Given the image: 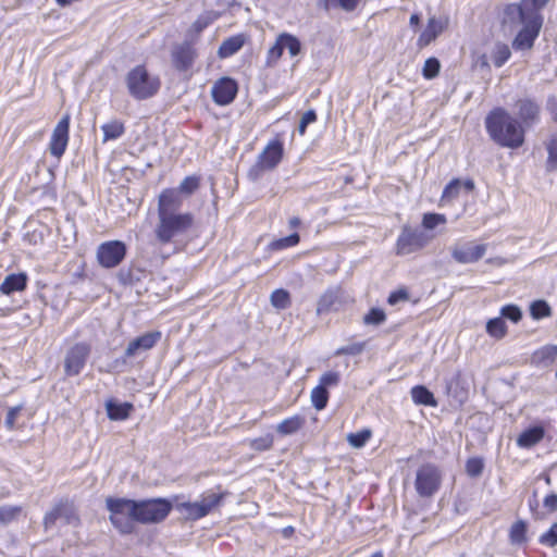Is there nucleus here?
I'll return each mask as SVG.
<instances>
[{"instance_id":"60","label":"nucleus","mask_w":557,"mask_h":557,"mask_svg":"<svg viewBox=\"0 0 557 557\" xmlns=\"http://www.w3.org/2000/svg\"><path fill=\"white\" fill-rule=\"evenodd\" d=\"M338 4V0H318V5L323 8L325 11H329L332 8H336Z\"/></svg>"},{"instance_id":"31","label":"nucleus","mask_w":557,"mask_h":557,"mask_svg":"<svg viewBox=\"0 0 557 557\" xmlns=\"http://www.w3.org/2000/svg\"><path fill=\"white\" fill-rule=\"evenodd\" d=\"M511 52L509 46L503 42H497L492 51V60L495 66L500 67L510 58Z\"/></svg>"},{"instance_id":"51","label":"nucleus","mask_w":557,"mask_h":557,"mask_svg":"<svg viewBox=\"0 0 557 557\" xmlns=\"http://www.w3.org/2000/svg\"><path fill=\"white\" fill-rule=\"evenodd\" d=\"M540 542L549 547L557 545V523H554L547 532L541 535Z\"/></svg>"},{"instance_id":"10","label":"nucleus","mask_w":557,"mask_h":557,"mask_svg":"<svg viewBox=\"0 0 557 557\" xmlns=\"http://www.w3.org/2000/svg\"><path fill=\"white\" fill-rule=\"evenodd\" d=\"M126 253L124 243L111 240L101 244L97 250V259L104 268H114L121 263Z\"/></svg>"},{"instance_id":"2","label":"nucleus","mask_w":557,"mask_h":557,"mask_svg":"<svg viewBox=\"0 0 557 557\" xmlns=\"http://www.w3.org/2000/svg\"><path fill=\"white\" fill-rule=\"evenodd\" d=\"M485 127L490 137L502 147L517 149L524 143V127L503 108L490 112Z\"/></svg>"},{"instance_id":"52","label":"nucleus","mask_w":557,"mask_h":557,"mask_svg":"<svg viewBox=\"0 0 557 557\" xmlns=\"http://www.w3.org/2000/svg\"><path fill=\"white\" fill-rule=\"evenodd\" d=\"M339 382V374L337 372L329 371L321 375L320 383L318 386L326 388L329 386H336Z\"/></svg>"},{"instance_id":"14","label":"nucleus","mask_w":557,"mask_h":557,"mask_svg":"<svg viewBox=\"0 0 557 557\" xmlns=\"http://www.w3.org/2000/svg\"><path fill=\"white\" fill-rule=\"evenodd\" d=\"M69 129L70 115L65 114L53 128L49 144L50 153L58 159L66 149L69 143Z\"/></svg>"},{"instance_id":"9","label":"nucleus","mask_w":557,"mask_h":557,"mask_svg":"<svg viewBox=\"0 0 557 557\" xmlns=\"http://www.w3.org/2000/svg\"><path fill=\"white\" fill-rule=\"evenodd\" d=\"M428 237L423 232L405 226L396 243L397 255H408L423 248Z\"/></svg>"},{"instance_id":"40","label":"nucleus","mask_w":557,"mask_h":557,"mask_svg":"<svg viewBox=\"0 0 557 557\" xmlns=\"http://www.w3.org/2000/svg\"><path fill=\"white\" fill-rule=\"evenodd\" d=\"M371 437V431L370 430H362L357 433H349L347 435V441L350 446L355 448H361L366 445V443Z\"/></svg>"},{"instance_id":"58","label":"nucleus","mask_w":557,"mask_h":557,"mask_svg":"<svg viewBox=\"0 0 557 557\" xmlns=\"http://www.w3.org/2000/svg\"><path fill=\"white\" fill-rule=\"evenodd\" d=\"M359 0H338L337 7L345 11H352L358 5Z\"/></svg>"},{"instance_id":"18","label":"nucleus","mask_w":557,"mask_h":557,"mask_svg":"<svg viewBox=\"0 0 557 557\" xmlns=\"http://www.w3.org/2000/svg\"><path fill=\"white\" fill-rule=\"evenodd\" d=\"M161 338V333L149 332L131 341L125 349V356L131 358L141 351L151 349Z\"/></svg>"},{"instance_id":"24","label":"nucleus","mask_w":557,"mask_h":557,"mask_svg":"<svg viewBox=\"0 0 557 557\" xmlns=\"http://www.w3.org/2000/svg\"><path fill=\"white\" fill-rule=\"evenodd\" d=\"M133 408L134 407L131 403H117L114 400H109L106 404L108 417L115 421L127 419Z\"/></svg>"},{"instance_id":"39","label":"nucleus","mask_w":557,"mask_h":557,"mask_svg":"<svg viewBox=\"0 0 557 557\" xmlns=\"http://www.w3.org/2000/svg\"><path fill=\"white\" fill-rule=\"evenodd\" d=\"M530 312L536 320L552 315V309L544 300L534 301L530 307Z\"/></svg>"},{"instance_id":"32","label":"nucleus","mask_w":557,"mask_h":557,"mask_svg":"<svg viewBox=\"0 0 557 557\" xmlns=\"http://www.w3.org/2000/svg\"><path fill=\"white\" fill-rule=\"evenodd\" d=\"M337 299L338 297L335 290H326L318 301L317 314H322L332 310Z\"/></svg>"},{"instance_id":"57","label":"nucleus","mask_w":557,"mask_h":557,"mask_svg":"<svg viewBox=\"0 0 557 557\" xmlns=\"http://www.w3.org/2000/svg\"><path fill=\"white\" fill-rule=\"evenodd\" d=\"M408 299V293L405 289H399L397 292L392 293L388 296V304L389 305H396L399 301H404Z\"/></svg>"},{"instance_id":"19","label":"nucleus","mask_w":557,"mask_h":557,"mask_svg":"<svg viewBox=\"0 0 557 557\" xmlns=\"http://www.w3.org/2000/svg\"><path fill=\"white\" fill-rule=\"evenodd\" d=\"M447 25V18H437L435 16L430 17L425 29L421 33L418 39V45L420 47H425L430 45L440 34L444 32Z\"/></svg>"},{"instance_id":"7","label":"nucleus","mask_w":557,"mask_h":557,"mask_svg":"<svg viewBox=\"0 0 557 557\" xmlns=\"http://www.w3.org/2000/svg\"><path fill=\"white\" fill-rule=\"evenodd\" d=\"M225 496V493H207L200 500L186 502L178 505V509L183 511L187 519L198 520L206 517L213 509L219 507Z\"/></svg>"},{"instance_id":"6","label":"nucleus","mask_w":557,"mask_h":557,"mask_svg":"<svg viewBox=\"0 0 557 557\" xmlns=\"http://www.w3.org/2000/svg\"><path fill=\"white\" fill-rule=\"evenodd\" d=\"M136 521L143 524L159 523L172 510V503L165 498L136 500Z\"/></svg>"},{"instance_id":"5","label":"nucleus","mask_w":557,"mask_h":557,"mask_svg":"<svg viewBox=\"0 0 557 557\" xmlns=\"http://www.w3.org/2000/svg\"><path fill=\"white\" fill-rule=\"evenodd\" d=\"M126 86L132 97L144 100L158 92L160 79L151 75L144 65H137L127 73Z\"/></svg>"},{"instance_id":"3","label":"nucleus","mask_w":557,"mask_h":557,"mask_svg":"<svg viewBox=\"0 0 557 557\" xmlns=\"http://www.w3.org/2000/svg\"><path fill=\"white\" fill-rule=\"evenodd\" d=\"M528 1L521 0L520 3H512L506 8V14L508 16L517 15L522 24V28L512 40V48L515 50H531L543 26L542 14L530 10Z\"/></svg>"},{"instance_id":"4","label":"nucleus","mask_w":557,"mask_h":557,"mask_svg":"<svg viewBox=\"0 0 557 557\" xmlns=\"http://www.w3.org/2000/svg\"><path fill=\"white\" fill-rule=\"evenodd\" d=\"M106 508L110 512L109 520L112 525L122 534H131L134 532L136 521V500L108 497L106 499Z\"/></svg>"},{"instance_id":"38","label":"nucleus","mask_w":557,"mask_h":557,"mask_svg":"<svg viewBox=\"0 0 557 557\" xmlns=\"http://www.w3.org/2000/svg\"><path fill=\"white\" fill-rule=\"evenodd\" d=\"M548 152L546 168L548 171H555L557 169V135L550 137L546 144Z\"/></svg>"},{"instance_id":"22","label":"nucleus","mask_w":557,"mask_h":557,"mask_svg":"<svg viewBox=\"0 0 557 557\" xmlns=\"http://www.w3.org/2000/svg\"><path fill=\"white\" fill-rule=\"evenodd\" d=\"M557 358V345H545L532 354L531 360L535 366H552Z\"/></svg>"},{"instance_id":"53","label":"nucleus","mask_w":557,"mask_h":557,"mask_svg":"<svg viewBox=\"0 0 557 557\" xmlns=\"http://www.w3.org/2000/svg\"><path fill=\"white\" fill-rule=\"evenodd\" d=\"M317 120V114L314 110H308L305 112L300 119L299 125H298V133L300 135H304L306 133V128L309 124L313 123Z\"/></svg>"},{"instance_id":"34","label":"nucleus","mask_w":557,"mask_h":557,"mask_svg":"<svg viewBox=\"0 0 557 557\" xmlns=\"http://www.w3.org/2000/svg\"><path fill=\"white\" fill-rule=\"evenodd\" d=\"M271 305L280 310L286 309L290 306L289 293L285 289H275L270 296Z\"/></svg>"},{"instance_id":"11","label":"nucleus","mask_w":557,"mask_h":557,"mask_svg":"<svg viewBox=\"0 0 557 557\" xmlns=\"http://www.w3.org/2000/svg\"><path fill=\"white\" fill-rule=\"evenodd\" d=\"M59 519H62L66 524H76L78 522V516L72 503L61 500L51 510L47 511L44 517L45 530L52 528Z\"/></svg>"},{"instance_id":"48","label":"nucleus","mask_w":557,"mask_h":557,"mask_svg":"<svg viewBox=\"0 0 557 557\" xmlns=\"http://www.w3.org/2000/svg\"><path fill=\"white\" fill-rule=\"evenodd\" d=\"M483 468L484 463L481 458H470L466 463V471L472 478L481 475Z\"/></svg>"},{"instance_id":"35","label":"nucleus","mask_w":557,"mask_h":557,"mask_svg":"<svg viewBox=\"0 0 557 557\" xmlns=\"http://www.w3.org/2000/svg\"><path fill=\"white\" fill-rule=\"evenodd\" d=\"M311 403L317 410H322L326 407L329 400V392L323 386H315L311 391Z\"/></svg>"},{"instance_id":"46","label":"nucleus","mask_w":557,"mask_h":557,"mask_svg":"<svg viewBox=\"0 0 557 557\" xmlns=\"http://www.w3.org/2000/svg\"><path fill=\"white\" fill-rule=\"evenodd\" d=\"M386 320L385 312L379 308H372L363 318L366 324L380 325Z\"/></svg>"},{"instance_id":"47","label":"nucleus","mask_w":557,"mask_h":557,"mask_svg":"<svg viewBox=\"0 0 557 557\" xmlns=\"http://www.w3.org/2000/svg\"><path fill=\"white\" fill-rule=\"evenodd\" d=\"M461 182L459 180H453L444 189L442 195V201H451L455 199L460 191Z\"/></svg>"},{"instance_id":"49","label":"nucleus","mask_w":557,"mask_h":557,"mask_svg":"<svg viewBox=\"0 0 557 557\" xmlns=\"http://www.w3.org/2000/svg\"><path fill=\"white\" fill-rule=\"evenodd\" d=\"M273 446V437L268 434L265 436L255 438L250 442V447L255 450H269Z\"/></svg>"},{"instance_id":"33","label":"nucleus","mask_w":557,"mask_h":557,"mask_svg":"<svg viewBox=\"0 0 557 557\" xmlns=\"http://www.w3.org/2000/svg\"><path fill=\"white\" fill-rule=\"evenodd\" d=\"M281 38H282L284 49H287V51L292 58H294L300 53L301 42L296 36L292 35L289 33H281Z\"/></svg>"},{"instance_id":"8","label":"nucleus","mask_w":557,"mask_h":557,"mask_svg":"<svg viewBox=\"0 0 557 557\" xmlns=\"http://www.w3.org/2000/svg\"><path fill=\"white\" fill-rule=\"evenodd\" d=\"M442 481L437 467L431 463L421 466L416 474V491L421 497H431L440 488Z\"/></svg>"},{"instance_id":"43","label":"nucleus","mask_w":557,"mask_h":557,"mask_svg":"<svg viewBox=\"0 0 557 557\" xmlns=\"http://www.w3.org/2000/svg\"><path fill=\"white\" fill-rule=\"evenodd\" d=\"M500 318H506L513 323H518L522 319V311L516 305H506L500 309Z\"/></svg>"},{"instance_id":"41","label":"nucleus","mask_w":557,"mask_h":557,"mask_svg":"<svg viewBox=\"0 0 557 557\" xmlns=\"http://www.w3.org/2000/svg\"><path fill=\"white\" fill-rule=\"evenodd\" d=\"M20 506H2L0 507V523L8 524L14 521L21 513Z\"/></svg>"},{"instance_id":"12","label":"nucleus","mask_w":557,"mask_h":557,"mask_svg":"<svg viewBox=\"0 0 557 557\" xmlns=\"http://www.w3.org/2000/svg\"><path fill=\"white\" fill-rule=\"evenodd\" d=\"M90 354V346L86 343L75 344L69 349L64 359L66 375L74 376L81 373Z\"/></svg>"},{"instance_id":"25","label":"nucleus","mask_w":557,"mask_h":557,"mask_svg":"<svg viewBox=\"0 0 557 557\" xmlns=\"http://www.w3.org/2000/svg\"><path fill=\"white\" fill-rule=\"evenodd\" d=\"M545 431L542 426H533L523 431L517 438V444L523 448H530L541 442Z\"/></svg>"},{"instance_id":"1","label":"nucleus","mask_w":557,"mask_h":557,"mask_svg":"<svg viewBox=\"0 0 557 557\" xmlns=\"http://www.w3.org/2000/svg\"><path fill=\"white\" fill-rule=\"evenodd\" d=\"M182 199L176 190H162L158 197V223L154 228L157 240L162 244L175 243L194 225V214L181 213Z\"/></svg>"},{"instance_id":"26","label":"nucleus","mask_w":557,"mask_h":557,"mask_svg":"<svg viewBox=\"0 0 557 557\" xmlns=\"http://www.w3.org/2000/svg\"><path fill=\"white\" fill-rule=\"evenodd\" d=\"M305 422L306 420L304 417L295 414L278 423L276 425V432L282 436L295 434L305 425Z\"/></svg>"},{"instance_id":"63","label":"nucleus","mask_w":557,"mask_h":557,"mask_svg":"<svg viewBox=\"0 0 557 557\" xmlns=\"http://www.w3.org/2000/svg\"><path fill=\"white\" fill-rule=\"evenodd\" d=\"M419 22H420V17L418 14H412L410 16V25L416 26L419 24Z\"/></svg>"},{"instance_id":"42","label":"nucleus","mask_w":557,"mask_h":557,"mask_svg":"<svg viewBox=\"0 0 557 557\" xmlns=\"http://www.w3.org/2000/svg\"><path fill=\"white\" fill-rule=\"evenodd\" d=\"M440 69V61L436 58H429L424 62L422 74L426 79H432L438 75Z\"/></svg>"},{"instance_id":"61","label":"nucleus","mask_w":557,"mask_h":557,"mask_svg":"<svg viewBox=\"0 0 557 557\" xmlns=\"http://www.w3.org/2000/svg\"><path fill=\"white\" fill-rule=\"evenodd\" d=\"M288 223H289V226H290L292 228H296V227H298V226L300 225V219H299V218H297V216H294V218H292V219L289 220V222H288Z\"/></svg>"},{"instance_id":"37","label":"nucleus","mask_w":557,"mask_h":557,"mask_svg":"<svg viewBox=\"0 0 557 557\" xmlns=\"http://www.w3.org/2000/svg\"><path fill=\"white\" fill-rule=\"evenodd\" d=\"M218 14L215 12H207L198 16V18L193 23L190 27V32L196 34H200L206 27H208L213 21H215Z\"/></svg>"},{"instance_id":"50","label":"nucleus","mask_w":557,"mask_h":557,"mask_svg":"<svg viewBox=\"0 0 557 557\" xmlns=\"http://www.w3.org/2000/svg\"><path fill=\"white\" fill-rule=\"evenodd\" d=\"M299 235L297 233L290 234L286 237L280 238L273 243L275 249H284L287 247L296 246L299 243Z\"/></svg>"},{"instance_id":"21","label":"nucleus","mask_w":557,"mask_h":557,"mask_svg":"<svg viewBox=\"0 0 557 557\" xmlns=\"http://www.w3.org/2000/svg\"><path fill=\"white\" fill-rule=\"evenodd\" d=\"M26 283L27 275L25 273L9 274L0 285V290L4 295L22 292L26 288Z\"/></svg>"},{"instance_id":"55","label":"nucleus","mask_w":557,"mask_h":557,"mask_svg":"<svg viewBox=\"0 0 557 557\" xmlns=\"http://www.w3.org/2000/svg\"><path fill=\"white\" fill-rule=\"evenodd\" d=\"M21 409H22L21 406L12 407L9 409L7 417H5V421H4L5 425L9 429H13L16 417L18 416Z\"/></svg>"},{"instance_id":"20","label":"nucleus","mask_w":557,"mask_h":557,"mask_svg":"<svg viewBox=\"0 0 557 557\" xmlns=\"http://www.w3.org/2000/svg\"><path fill=\"white\" fill-rule=\"evenodd\" d=\"M518 116L525 126H530L540 120V106L532 99L525 98L517 101Z\"/></svg>"},{"instance_id":"27","label":"nucleus","mask_w":557,"mask_h":557,"mask_svg":"<svg viewBox=\"0 0 557 557\" xmlns=\"http://www.w3.org/2000/svg\"><path fill=\"white\" fill-rule=\"evenodd\" d=\"M410 394H411L412 400L417 405H423V406H430V407L437 406V401H436L433 393L430 392L423 385H417V386L412 387Z\"/></svg>"},{"instance_id":"16","label":"nucleus","mask_w":557,"mask_h":557,"mask_svg":"<svg viewBox=\"0 0 557 557\" xmlns=\"http://www.w3.org/2000/svg\"><path fill=\"white\" fill-rule=\"evenodd\" d=\"M171 57L176 70L187 71L191 67L197 57V52L191 44L183 42L181 45H176L172 49Z\"/></svg>"},{"instance_id":"56","label":"nucleus","mask_w":557,"mask_h":557,"mask_svg":"<svg viewBox=\"0 0 557 557\" xmlns=\"http://www.w3.org/2000/svg\"><path fill=\"white\" fill-rule=\"evenodd\" d=\"M543 505H544V507H545L549 512H555V511H557V494H556V493H550V494H548V495L544 498Z\"/></svg>"},{"instance_id":"28","label":"nucleus","mask_w":557,"mask_h":557,"mask_svg":"<svg viewBox=\"0 0 557 557\" xmlns=\"http://www.w3.org/2000/svg\"><path fill=\"white\" fill-rule=\"evenodd\" d=\"M101 129L103 132V139H102L103 143L117 139L125 132L124 124L119 120H112V121L103 124L101 126Z\"/></svg>"},{"instance_id":"44","label":"nucleus","mask_w":557,"mask_h":557,"mask_svg":"<svg viewBox=\"0 0 557 557\" xmlns=\"http://www.w3.org/2000/svg\"><path fill=\"white\" fill-rule=\"evenodd\" d=\"M444 223H446V216L440 213H425L422 219V225L426 230H433Z\"/></svg>"},{"instance_id":"59","label":"nucleus","mask_w":557,"mask_h":557,"mask_svg":"<svg viewBox=\"0 0 557 557\" xmlns=\"http://www.w3.org/2000/svg\"><path fill=\"white\" fill-rule=\"evenodd\" d=\"M547 2H548V0H529L528 8L530 10L540 12V10L543 9L547 4Z\"/></svg>"},{"instance_id":"29","label":"nucleus","mask_w":557,"mask_h":557,"mask_svg":"<svg viewBox=\"0 0 557 557\" xmlns=\"http://www.w3.org/2000/svg\"><path fill=\"white\" fill-rule=\"evenodd\" d=\"M199 187V178L196 176H187L185 177L177 188H166L165 190H176L178 193V197L184 200L185 197H189L193 195Z\"/></svg>"},{"instance_id":"54","label":"nucleus","mask_w":557,"mask_h":557,"mask_svg":"<svg viewBox=\"0 0 557 557\" xmlns=\"http://www.w3.org/2000/svg\"><path fill=\"white\" fill-rule=\"evenodd\" d=\"M363 348H364L363 344L355 343V344H351V345L339 347L335 351V356H341V355H352V356H355V355H359L363 350Z\"/></svg>"},{"instance_id":"36","label":"nucleus","mask_w":557,"mask_h":557,"mask_svg":"<svg viewBox=\"0 0 557 557\" xmlns=\"http://www.w3.org/2000/svg\"><path fill=\"white\" fill-rule=\"evenodd\" d=\"M284 51L281 34L276 37L274 45L268 50L267 66H273L281 59Z\"/></svg>"},{"instance_id":"17","label":"nucleus","mask_w":557,"mask_h":557,"mask_svg":"<svg viewBox=\"0 0 557 557\" xmlns=\"http://www.w3.org/2000/svg\"><path fill=\"white\" fill-rule=\"evenodd\" d=\"M283 144L278 140L271 141L258 157V166L261 170L274 169L283 158Z\"/></svg>"},{"instance_id":"64","label":"nucleus","mask_w":557,"mask_h":557,"mask_svg":"<svg viewBox=\"0 0 557 557\" xmlns=\"http://www.w3.org/2000/svg\"><path fill=\"white\" fill-rule=\"evenodd\" d=\"M545 481H546L547 484H550V478L549 476H546Z\"/></svg>"},{"instance_id":"30","label":"nucleus","mask_w":557,"mask_h":557,"mask_svg":"<svg viewBox=\"0 0 557 557\" xmlns=\"http://www.w3.org/2000/svg\"><path fill=\"white\" fill-rule=\"evenodd\" d=\"M486 333L493 338L500 339L507 334V325L500 317L490 319L486 323Z\"/></svg>"},{"instance_id":"62","label":"nucleus","mask_w":557,"mask_h":557,"mask_svg":"<svg viewBox=\"0 0 557 557\" xmlns=\"http://www.w3.org/2000/svg\"><path fill=\"white\" fill-rule=\"evenodd\" d=\"M462 185H463V187H465L468 191H471V190H473V189H474V183H473V181H471V180L466 181Z\"/></svg>"},{"instance_id":"23","label":"nucleus","mask_w":557,"mask_h":557,"mask_svg":"<svg viewBox=\"0 0 557 557\" xmlns=\"http://www.w3.org/2000/svg\"><path fill=\"white\" fill-rule=\"evenodd\" d=\"M245 36L244 35H236L232 36L227 39H225L221 46L219 47L218 54L220 58L225 59L233 54H235L237 51H239L244 44H245Z\"/></svg>"},{"instance_id":"45","label":"nucleus","mask_w":557,"mask_h":557,"mask_svg":"<svg viewBox=\"0 0 557 557\" xmlns=\"http://www.w3.org/2000/svg\"><path fill=\"white\" fill-rule=\"evenodd\" d=\"M527 525L523 521H517L510 529V540L512 543H522L525 540Z\"/></svg>"},{"instance_id":"13","label":"nucleus","mask_w":557,"mask_h":557,"mask_svg":"<svg viewBox=\"0 0 557 557\" xmlns=\"http://www.w3.org/2000/svg\"><path fill=\"white\" fill-rule=\"evenodd\" d=\"M486 248L485 244L476 245L473 242H468L465 244H456L450 250L456 262L466 264L479 261L485 255Z\"/></svg>"},{"instance_id":"15","label":"nucleus","mask_w":557,"mask_h":557,"mask_svg":"<svg viewBox=\"0 0 557 557\" xmlns=\"http://www.w3.org/2000/svg\"><path fill=\"white\" fill-rule=\"evenodd\" d=\"M238 91L237 83L231 77L218 79L211 89L213 101L219 106L230 104Z\"/></svg>"}]
</instances>
